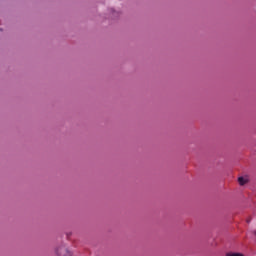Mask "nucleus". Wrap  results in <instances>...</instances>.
Returning a JSON list of instances; mask_svg holds the SVG:
<instances>
[{"instance_id": "1", "label": "nucleus", "mask_w": 256, "mask_h": 256, "mask_svg": "<svg viewBox=\"0 0 256 256\" xmlns=\"http://www.w3.org/2000/svg\"><path fill=\"white\" fill-rule=\"evenodd\" d=\"M238 183H239V185H247V183H249V177L247 175L240 176L238 178Z\"/></svg>"}]
</instances>
